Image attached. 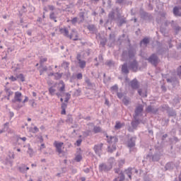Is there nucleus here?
I'll return each instance as SVG.
<instances>
[{
  "mask_svg": "<svg viewBox=\"0 0 181 181\" xmlns=\"http://www.w3.org/2000/svg\"><path fill=\"white\" fill-rule=\"evenodd\" d=\"M136 145V136H134L130 137L127 141V146L129 149V152L135 151V146Z\"/></svg>",
  "mask_w": 181,
  "mask_h": 181,
  "instance_id": "nucleus-1",
  "label": "nucleus"
},
{
  "mask_svg": "<svg viewBox=\"0 0 181 181\" xmlns=\"http://www.w3.org/2000/svg\"><path fill=\"white\" fill-rule=\"evenodd\" d=\"M162 109L164 110V111H166L169 117H173V118H176L177 115L176 110L169 107V105H163V106H162Z\"/></svg>",
  "mask_w": 181,
  "mask_h": 181,
  "instance_id": "nucleus-2",
  "label": "nucleus"
},
{
  "mask_svg": "<svg viewBox=\"0 0 181 181\" xmlns=\"http://www.w3.org/2000/svg\"><path fill=\"white\" fill-rule=\"evenodd\" d=\"M70 98H71V94L66 93L64 102L61 104L62 115H66V109L67 108V103H69V100H70Z\"/></svg>",
  "mask_w": 181,
  "mask_h": 181,
  "instance_id": "nucleus-3",
  "label": "nucleus"
},
{
  "mask_svg": "<svg viewBox=\"0 0 181 181\" xmlns=\"http://www.w3.org/2000/svg\"><path fill=\"white\" fill-rule=\"evenodd\" d=\"M148 63L154 66V67H157L158 64H159V57L156 55V54H152L148 59Z\"/></svg>",
  "mask_w": 181,
  "mask_h": 181,
  "instance_id": "nucleus-4",
  "label": "nucleus"
},
{
  "mask_svg": "<svg viewBox=\"0 0 181 181\" xmlns=\"http://www.w3.org/2000/svg\"><path fill=\"white\" fill-rule=\"evenodd\" d=\"M141 18L146 22H152L153 21V16L146 11H142L140 13Z\"/></svg>",
  "mask_w": 181,
  "mask_h": 181,
  "instance_id": "nucleus-5",
  "label": "nucleus"
},
{
  "mask_svg": "<svg viewBox=\"0 0 181 181\" xmlns=\"http://www.w3.org/2000/svg\"><path fill=\"white\" fill-rule=\"evenodd\" d=\"M146 159H148L150 162H159L160 160V154L156 153L153 155L149 153L146 156Z\"/></svg>",
  "mask_w": 181,
  "mask_h": 181,
  "instance_id": "nucleus-6",
  "label": "nucleus"
},
{
  "mask_svg": "<svg viewBox=\"0 0 181 181\" xmlns=\"http://www.w3.org/2000/svg\"><path fill=\"white\" fill-rule=\"evenodd\" d=\"M139 67V64L136 59H134L133 61L129 62V69L132 70L134 73H136L138 71V69Z\"/></svg>",
  "mask_w": 181,
  "mask_h": 181,
  "instance_id": "nucleus-7",
  "label": "nucleus"
},
{
  "mask_svg": "<svg viewBox=\"0 0 181 181\" xmlns=\"http://www.w3.org/2000/svg\"><path fill=\"white\" fill-rule=\"evenodd\" d=\"M142 112H144V105H139L134 110L133 117L138 118V117H142Z\"/></svg>",
  "mask_w": 181,
  "mask_h": 181,
  "instance_id": "nucleus-8",
  "label": "nucleus"
},
{
  "mask_svg": "<svg viewBox=\"0 0 181 181\" xmlns=\"http://www.w3.org/2000/svg\"><path fill=\"white\" fill-rule=\"evenodd\" d=\"M103 146H104V144H103V143L95 144L93 146V151H94L96 155H98V156H99V157L101 156V153L103 152Z\"/></svg>",
  "mask_w": 181,
  "mask_h": 181,
  "instance_id": "nucleus-9",
  "label": "nucleus"
},
{
  "mask_svg": "<svg viewBox=\"0 0 181 181\" xmlns=\"http://www.w3.org/2000/svg\"><path fill=\"white\" fill-rule=\"evenodd\" d=\"M171 28L174 30L175 36L179 35V33L181 32V27L173 20H172Z\"/></svg>",
  "mask_w": 181,
  "mask_h": 181,
  "instance_id": "nucleus-10",
  "label": "nucleus"
},
{
  "mask_svg": "<svg viewBox=\"0 0 181 181\" xmlns=\"http://www.w3.org/2000/svg\"><path fill=\"white\" fill-rule=\"evenodd\" d=\"M112 166L109 165L108 164L107 165L105 163H102L99 165V172H110L111 170Z\"/></svg>",
  "mask_w": 181,
  "mask_h": 181,
  "instance_id": "nucleus-11",
  "label": "nucleus"
},
{
  "mask_svg": "<svg viewBox=\"0 0 181 181\" xmlns=\"http://www.w3.org/2000/svg\"><path fill=\"white\" fill-rule=\"evenodd\" d=\"M146 112H148V114H153V115H156V114L159 112V108H155L153 107V106L150 105L146 107Z\"/></svg>",
  "mask_w": 181,
  "mask_h": 181,
  "instance_id": "nucleus-12",
  "label": "nucleus"
},
{
  "mask_svg": "<svg viewBox=\"0 0 181 181\" xmlns=\"http://www.w3.org/2000/svg\"><path fill=\"white\" fill-rule=\"evenodd\" d=\"M85 83L87 86V90H94L95 88V83L91 82V79L88 77L85 78Z\"/></svg>",
  "mask_w": 181,
  "mask_h": 181,
  "instance_id": "nucleus-13",
  "label": "nucleus"
},
{
  "mask_svg": "<svg viewBox=\"0 0 181 181\" xmlns=\"http://www.w3.org/2000/svg\"><path fill=\"white\" fill-rule=\"evenodd\" d=\"M105 136L107 139V144H113V145H117L118 143V137L117 136H108L105 134Z\"/></svg>",
  "mask_w": 181,
  "mask_h": 181,
  "instance_id": "nucleus-14",
  "label": "nucleus"
},
{
  "mask_svg": "<svg viewBox=\"0 0 181 181\" xmlns=\"http://www.w3.org/2000/svg\"><path fill=\"white\" fill-rule=\"evenodd\" d=\"M22 93L17 91L15 93L14 98L12 99L11 103L15 104L16 103H22Z\"/></svg>",
  "mask_w": 181,
  "mask_h": 181,
  "instance_id": "nucleus-15",
  "label": "nucleus"
},
{
  "mask_svg": "<svg viewBox=\"0 0 181 181\" xmlns=\"http://www.w3.org/2000/svg\"><path fill=\"white\" fill-rule=\"evenodd\" d=\"M59 32L65 37H68L69 39H73V34H69V29H67V28H59Z\"/></svg>",
  "mask_w": 181,
  "mask_h": 181,
  "instance_id": "nucleus-16",
  "label": "nucleus"
},
{
  "mask_svg": "<svg viewBox=\"0 0 181 181\" xmlns=\"http://www.w3.org/2000/svg\"><path fill=\"white\" fill-rule=\"evenodd\" d=\"M108 19L105 22V25H108V23H112L114 21H115V12L114 11H110L107 16Z\"/></svg>",
  "mask_w": 181,
  "mask_h": 181,
  "instance_id": "nucleus-17",
  "label": "nucleus"
},
{
  "mask_svg": "<svg viewBox=\"0 0 181 181\" xmlns=\"http://www.w3.org/2000/svg\"><path fill=\"white\" fill-rule=\"evenodd\" d=\"M130 87L133 90H138L139 88V81H138L136 78H134L130 81Z\"/></svg>",
  "mask_w": 181,
  "mask_h": 181,
  "instance_id": "nucleus-18",
  "label": "nucleus"
},
{
  "mask_svg": "<svg viewBox=\"0 0 181 181\" xmlns=\"http://www.w3.org/2000/svg\"><path fill=\"white\" fill-rule=\"evenodd\" d=\"M134 120L131 122V125L133 129H136L138 126L141 124V120L138 117H133Z\"/></svg>",
  "mask_w": 181,
  "mask_h": 181,
  "instance_id": "nucleus-19",
  "label": "nucleus"
},
{
  "mask_svg": "<svg viewBox=\"0 0 181 181\" xmlns=\"http://www.w3.org/2000/svg\"><path fill=\"white\" fill-rule=\"evenodd\" d=\"M175 166H176L175 163L173 161H170L165 164L164 169L165 170H173V169H175Z\"/></svg>",
  "mask_w": 181,
  "mask_h": 181,
  "instance_id": "nucleus-20",
  "label": "nucleus"
},
{
  "mask_svg": "<svg viewBox=\"0 0 181 181\" xmlns=\"http://www.w3.org/2000/svg\"><path fill=\"white\" fill-rule=\"evenodd\" d=\"M122 74H126L127 76L129 74V68L128 67V63L124 62L122 65Z\"/></svg>",
  "mask_w": 181,
  "mask_h": 181,
  "instance_id": "nucleus-21",
  "label": "nucleus"
},
{
  "mask_svg": "<svg viewBox=\"0 0 181 181\" xmlns=\"http://www.w3.org/2000/svg\"><path fill=\"white\" fill-rule=\"evenodd\" d=\"M56 149H57V152H58V153H63V150H62V146H63L64 143L63 142H59L57 143V141H55L54 144Z\"/></svg>",
  "mask_w": 181,
  "mask_h": 181,
  "instance_id": "nucleus-22",
  "label": "nucleus"
},
{
  "mask_svg": "<svg viewBox=\"0 0 181 181\" xmlns=\"http://www.w3.org/2000/svg\"><path fill=\"white\" fill-rule=\"evenodd\" d=\"M173 13L175 16H181V8L175 6L173 9Z\"/></svg>",
  "mask_w": 181,
  "mask_h": 181,
  "instance_id": "nucleus-23",
  "label": "nucleus"
},
{
  "mask_svg": "<svg viewBox=\"0 0 181 181\" xmlns=\"http://www.w3.org/2000/svg\"><path fill=\"white\" fill-rule=\"evenodd\" d=\"M109 40L110 42V45H108L109 47L112 46V44L115 43V34L110 33L109 35Z\"/></svg>",
  "mask_w": 181,
  "mask_h": 181,
  "instance_id": "nucleus-24",
  "label": "nucleus"
},
{
  "mask_svg": "<svg viewBox=\"0 0 181 181\" xmlns=\"http://www.w3.org/2000/svg\"><path fill=\"white\" fill-rule=\"evenodd\" d=\"M87 29L89 32H91V33H95V32H97V28L94 24L88 25Z\"/></svg>",
  "mask_w": 181,
  "mask_h": 181,
  "instance_id": "nucleus-25",
  "label": "nucleus"
},
{
  "mask_svg": "<svg viewBox=\"0 0 181 181\" xmlns=\"http://www.w3.org/2000/svg\"><path fill=\"white\" fill-rule=\"evenodd\" d=\"M99 39H100V45L103 47H105V45H107V37H102L101 35H99Z\"/></svg>",
  "mask_w": 181,
  "mask_h": 181,
  "instance_id": "nucleus-26",
  "label": "nucleus"
},
{
  "mask_svg": "<svg viewBox=\"0 0 181 181\" xmlns=\"http://www.w3.org/2000/svg\"><path fill=\"white\" fill-rule=\"evenodd\" d=\"M115 151H117V144H112V146H107V152H109V153H112Z\"/></svg>",
  "mask_w": 181,
  "mask_h": 181,
  "instance_id": "nucleus-27",
  "label": "nucleus"
},
{
  "mask_svg": "<svg viewBox=\"0 0 181 181\" xmlns=\"http://www.w3.org/2000/svg\"><path fill=\"white\" fill-rule=\"evenodd\" d=\"M142 45H144V46H148V45H149V39L146 37L143 38L142 40L140 41V46H142Z\"/></svg>",
  "mask_w": 181,
  "mask_h": 181,
  "instance_id": "nucleus-28",
  "label": "nucleus"
},
{
  "mask_svg": "<svg viewBox=\"0 0 181 181\" xmlns=\"http://www.w3.org/2000/svg\"><path fill=\"white\" fill-rule=\"evenodd\" d=\"M129 59H134L135 57V51L132 49L128 50Z\"/></svg>",
  "mask_w": 181,
  "mask_h": 181,
  "instance_id": "nucleus-29",
  "label": "nucleus"
},
{
  "mask_svg": "<svg viewBox=\"0 0 181 181\" xmlns=\"http://www.w3.org/2000/svg\"><path fill=\"white\" fill-rule=\"evenodd\" d=\"M134 169H135V168H132V167H129L127 169L124 170V173L125 175H127V176H128L129 175H132V170H134Z\"/></svg>",
  "mask_w": 181,
  "mask_h": 181,
  "instance_id": "nucleus-30",
  "label": "nucleus"
},
{
  "mask_svg": "<svg viewBox=\"0 0 181 181\" xmlns=\"http://www.w3.org/2000/svg\"><path fill=\"white\" fill-rule=\"evenodd\" d=\"M110 91L112 94H115V93H118V85L115 84L112 87H110Z\"/></svg>",
  "mask_w": 181,
  "mask_h": 181,
  "instance_id": "nucleus-31",
  "label": "nucleus"
},
{
  "mask_svg": "<svg viewBox=\"0 0 181 181\" xmlns=\"http://www.w3.org/2000/svg\"><path fill=\"white\" fill-rule=\"evenodd\" d=\"M115 163V158L114 157H110L107 160V163H108L107 165L109 166H112V168Z\"/></svg>",
  "mask_w": 181,
  "mask_h": 181,
  "instance_id": "nucleus-32",
  "label": "nucleus"
},
{
  "mask_svg": "<svg viewBox=\"0 0 181 181\" xmlns=\"http://www.w3.org/2000/svg\"><path fill=\"white\" fill-rule=\"evenodd\" d=\"M49 18L51 19V21H54V22H57V17L56 16V14L54 13V12H51L49 13Z\"/></svg>",
  "mask_w": 181,
  "mask_h": 181,
  "instance_id": "nucleus-33",
  "label": "nucleus"
},
{
  "mask_svg": "<svg viewBox=\"0 0 181 181\" xmlns=\"http://www.w3.org/2000/svg\"><path fill=\"white\" fill-rule=\"evenodd\" d=\"M119 181H124L125 180V174H124V171H120L119 173Z\"/></svg>",
  "mask_w": 181,
  "mask_h": 181,
  "instance_id": "nucleus-34",
  "label": "nucleus"
},
{
  "mask_svg": "<svg viewBox=\"0 0 181 181\" xmlns=\"http://www.w3.org/2000/svg\"><path fill=\"white\" fill-rule=\"evenodd\" d=\"M128 51L127 50H124L122 53V58L124 59V60H127L128 59Z\"/></svg>",
  "mask_w": 181,
  "mask_h": 181,
  "instance_id": "nucleus-35",
  "label": "nucleus"
},
{
  "mask_svg": "<svg viewBox=\"0 0 181 181\" xmlns=\"http://www.w3.org/2000/svg\"><path fill=\"white\" fill-rule=\"evenodd\" d=\"M124 23H127V18H120L119 20L118 26L119 28H121V26H122V25H124Z\"/></svg>",
  "mask_w": 181,
  "mask_h": 181,
  "instance_id": "nucleus-36",
  "label": "nucleus"
},
{
  "mask_svg": "<svg viewBox=\"0 0 181 181\" xmlns=\"http://www.w3.org/2000/svg\"><path fill=\"white\" fill-rule=\"evenodd\" d=\"M78 64H79V67L81 69H85L86 62L84 60H81V61L78 62Z\"/></svg>",
  "mask_w": 181,
  "mask_h": 181,
  "instance_id": "nucleus-37",
  "label": "nucleus"
},
{
  "mask_svg": "<svg viewBox=\"0 0 181 181\" xmlns=\"http://www.w3.org/2000/svg\"><path fill=\"white\" fill-rule=\"evenodd\" d=\"M49 95H54V93H56V89L53 88V86H51L48 89Z\"/></svg>",
  "mask_w": 181,
  "mask_h": 181,
  "instance_id": "nucleus-38",
  "label": "nucleus"
},
{
  "mask_svg": "<svg viewBox=\"0 0 181 181\" xmlns=\"http://www.w3.org/2000/svg\"><path fill=\"white\" fill-rule=\"evenodd\" d=\"M69 66H70V63L66 61H64L62 64V66L64 69V70L69 69Z\"/></svg>",
  "mask_w": 181,
  "mask_h": 181,
  "instance_id": "nucleus-39",
  "label": "nucleus"
},
{
  "mask_svg": "<svg viewBox=\"0 0 181 181\" xmlns=\"http://www.w3.org/2000/svg\"><path fill=\"white\" fill-rule=\"evenodd\" d=\"M55 80H60L62 77H63V74H60L59 72L55 73V75L54 76Z\"/></svg>",
  "mask_w": 181,
  "mask_h": 181,
  "instance_id": "nucleus-40",
  "label": "nucleus"
},
{
  "mask_svg": "<svg viewBox=\"0 0 181 181\" xmlns=\"http://www.w3.org/2000/svg\"><path fill=\"white\" fill-rule=\"evenodd\" d=\"M27 153L30 155V158L33 156V149L30 147V144H28V150Z\"/></svg>",
  "mask_w": 181,
  "mask_h": 181,
  "instance_id": "nucleus-41",
  "label": "nucleus"
},
{
  "mask_svg": "<svg viewBox=\"0 0 181 181\" xmlns=\"http://www.w3.org/2000/svg\"><path fill=\"white\" fill-rule=\"evenodd\" d=\"M105 66H108V67H112L115 64L114 61L112 60H109L105 63Z\"/></svg>",
  "mask_w": 181,
  "mask_h": 181,
  "instance_id": "nucleus-42",
  "label": "nucleus"
},
{
  "mask_svg": "<svg viewBox=\"0 0 181 181\" xmlns=\"http://www.w3.org/2000/svg\"><path fill=\"white\" fill-rule=\"evenodd\" d=\"M93 132L95 134H98V132H101V127L100 126H98V127L95 126L93 127Z\"/></svg>",
  "mask_w": 181,
  "mask_h": 181,
  "instance_id": "nucleus-43",
  "label": "nucleus"
},
{
  "mask_svg": "<svg viewBox=\"0 0 181 181\" xmlns=\"http://www.w3.org/2000/svg\"><path fill=\"white\" fill-rule=\"evenodd\" d=\"M4 91H6L7 95H8V97H11V95H12L13 94V91L11 90L9 88H5Z\"/></svg>",
  "mask_w": 181,
  "mask_h": 181,
  "instance_id": "nucleus-44",
  "label": "nucleus"
},
{
  "mask_svg": "<svg viewBox=\"0 0 181 181\" xmlns=\"http://www.w3.org/2000/svg\"><path fill=\"white\" fill-rule=\"evenodd\" d=\"M17 78L21 80V81H22V83H23L25 81V76L23 75V74H20L17 75Z\"/></svg>",
  "mask_w": 181,
  "mask_h": 181,
  "instance_id": "nucleus-45",
  "label": "nucleus"
},
{
  "mask_svg": "<svg viewBox=\"0 0 181 181\" xmlns=\"http://www.w3.org/2000/svg\"><path fill=\"white\" fill-rule=\"evenodd\" d=\"M47 62V58H42L40 59V68L43 67V63Z\"/></svg>",
  "mask_w": 181,
  "mask_h": 181,
  "instance_id": "nucleus-46",
  "label": "nucleus"
},
{
  "mask_svg": "<svg viewBox=\"0 0 181 181\" xmlns=\"http://www.w3.org/2000/svg\"><path fill=\"white\" fill-rule=\"evenodd\" d=\"M115 129H121L122 128V124L119 122H117L116 124L115 125Z\"/></svg>",
  "mask_w": 181,
  "mask_h": 181,
  "instance_id": "nucleus-47",
  "label": "nucleus"
},
{
  "mask_svg": "<svg viewBox=\"0 0 181 181\" xmlns=\"http://www.w3.org/2000/svg\"><path fill=\"white\" fill-rule=\"evenodd\" d=\"M90 134H91V131H90V130L83 132V135L85 138H87V136H90Z\"/></svg>",
  "mask_w": 181,
  "mask_h": 181,
  "instance_id": "nucleus-48",
  "label": "nucleus"
},
{
  "mask_svg": "<svg viewBox=\"0 0 181 181\" xmlns=\"http://www.w3.org/2000/svg\"><path fill=\"white\" fill-rule=\"evenodd\" d=\"M42 69L40 70V76H42L45 71H47V66H43L42 65Z\"/></svg>",
  "mask_w": 181,
  "mask_h": 181,
  "instance_id": "nucleus-49",
  "label": "nucleus"
},
{
  "mask_svg": "<svg viewBox=\"0 0 181 181\" xmlns=\"http://www.w3.org/2000/svg\"><path fill=\"white\" fill-rule=\"evenodd\" d=\"M81 159H83V156L80 154H78L76 157H75V160L76 162H81Z\"/></svg>",
  "mask_w": 181,
  "mask_h": 181,
  "instance_id": "nucleus-50",
  "label": "nucleus"
},
{
  "mask_svg": "<svg viewBox=\"0 0 181 181\" xmlns=\"http://www.w3.org/2000/svg\"><path fill=\"white\" fill-rule=\"evenodd\" d=\"M138 94L139 95H140L141 97H148V95H146V93H142V89H139L138 90Z\"/></svg>",
  "mask_w": 181,
  "mask_h": 181,
  "instance_id": "nucleus-51",
  "label": "nucleus"
},
{
  "mask_svg": "<svg viewBox=\"0 0 181 181\" xmlns=\"http://www.w3.org/2000/svg\"><path fill=\"white\" fill-rule=\"evenodd\" d=\"M122 103L125 105H128V104H129V100H128L127 98V96H124L122 99Z\"/></svg>",
  "mask_w": 181,
  "mask_h": 181,
  "instance_id": "nucleus-52",
  "label": "nucleus"
},
{
  "mask_svg": "<svg viewBox=\"0 0 181 181\" xmlns=\"http://www.w3.org/2000/svg\"><path fill=\"white\" fill-rule=\"evenodd\" d=\"M169 25H170V26H172V21H170L169 20H165L164 22V26H165V28H168V26H169Z\"/></svg>",
  "mask_w": 181,
  "mask_h": 181,
  "instance_id": "nucleus-53",
  "label": "nucleus"
},
{
  "mask_svg": "<svg viewBox=\"0 0 181 181\" xmlns=\"http://www.w3.org/2000/svg\"><path fill=\"white\" fill-rule=\"evenodd\" d=\"M31 132L32 134H37V132H39V128L35 126L33 129H31Z\"/></svg>",
  "mask_w": 181,
  "mask_h": 181,
  "instance_id": "nucleus-54",
  "label": "nucleus"
},
{
  "mask_svg": "<svg viewBox=\"0 0 181 181\" xmlns=\"http://www.w3.org/2000/svg\"><path fill=\"white\" fill-rule=\"evenodd\" d=\"M61 83H62V86L59 88V91H61V93H63V91H64V88H66V85L64 84V82H63V81H62Z\"/></svg>",
  "mask_w": 181,
  "mask_h": 181,
  "instance_id": "nucleus-55",
  "label": "nucleus"
},
{
  "mask_svg": "<svg viewBox=\"0 0 181 181\" xmlns=\"http://www.w3.org/2000/svg\"><path fill=\"white\" fill-rule=\"evenodd\" d=\"M79 18L81 19V22H84V12L79 13Z\"/></svg>",
  "mask_w": 181,
  "mask_h": 181,
  "instance_id": "nucleus-56",
  "label": "nucleus"
},
{
  "mask_svg": "<svg viewBox=\"0 0 181 181\" xmlns=\"http://www.w3.org/2000/svg\"><path fill=\"white\" fill-rule=\"evenodd\" d=\"M160 32L162 33V35H166V28L161 27L160 28Z\"/></svg>",
  "mask_w": 181,
  "mask_h": 181,
  "instance_id": "nucleus-57",
  "label": "nucleus"
},
{
  "mask_svg": "<svg viewBox=\"0 0 181 181\" xmlns=\"http://www.w3.org/2000/svg\"><path fill=\"white\" fill-rule=\"evenodd\" d=\"M19 171L21 173H25V172H26V167L25 166H23V167H19Z\"/></svg>",
  "mask_w": 181,
  "mask_h": 181,
  "instance_id": "nucleus-58",
  "label": "nucleus"
},
{
  "mask_svg": "<svg viewBox=\"0 0 181 181\" xmlns=\"http://www.w3.org/2000/svg\"><path fill=\"white\" fill-rule=\"evenodd\" d=\"M124 163H125V160H120L119 161V163H118L119 168H122V166H124Z\"/></svg>",
  "mask_w": 181,
  "mask_h": 181,
  "instance_id": "nucleus-59",
  "label": "nucleus"
},
{
  "mask_svg": "<svg viewBox=\"0 0 181 181\" xmlns=\"http://www.w3.org/2000/svg\"><path fill=\"white\" fill-rule=\"evenodd\" d=\"M117 98L121 100V98H122V97H124V93H121V92H117Z\"/></svg>",
  "mask_w": 181,
  "mask_h": 181,
  "instance_id": "nucleus-60",
  "label": "nucleus"
},
{
  "mask_svg": "<svg viewBox=\"0 0 181 181\" xmlns=\"http://www.w3.org/2000/svg\"><path fill=\"white\" fill-rule=\"evenodd\" d=\"M76 78L78 80H81L83 78V74L78 73L76 74Z\"/></svg>",
  "mask_w": 181,
  "mask_h": 181,
  "instance_id": "nucleus-61",
  "label": "nucleus"
},
{
  "mask_svg": "<svg viewBox=\"0 0 181 181\" xmlns=\"http://www.w3.org/2000/svg\"><path fill=\"white\" fill-rule=\"evenodd\" d=\"M81 142H83V140L81 139H78L76 140V146H80L81 145Z\"/></svg>",
  "mask_w": 181,
  "mask_h": 181,
  "instance_id": "nucleus-62",
  "label": "nucleus"
},
{
  "mask_svg": "<svg viewBox=\"0 0 181 181\" xmlns=\"http://www.w3.org/2000/svg\"><path fill=\"white\" fill-rule=\"evenodd\" d=\"M177 76L181 75V65L180 66H178L177 69Z\"/></svg>",
  "mask_w": 181,
  "mask_h": 181,
  "instance_id": "nucleus-63",
  "label": "nucleus"
},
{
  "mask_svg": "<svg viewBox=\"0 0 181 181\" xmlns=\"http://www.w3.org/2000/svg\"><path fill=\"white\" fill-rule=\"evenodd\" d=\"M71 23H72V25H75V23H77V17H74V18L71 20Z\"/></svg>",
  "mask_w": 181,
  "mask_h": 181,
  "instance_id": "nucleus-64",
  "label": "nucleus"
}]
</instances>
